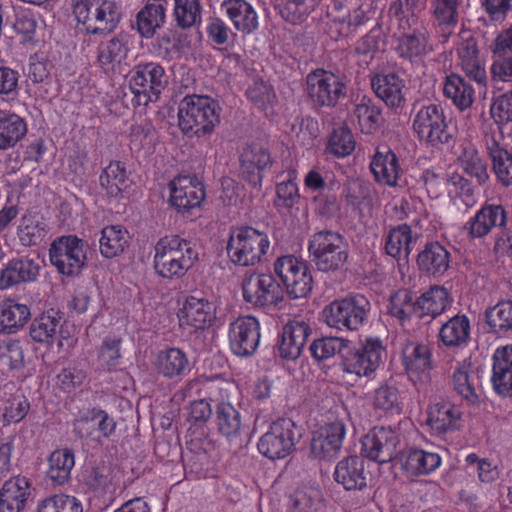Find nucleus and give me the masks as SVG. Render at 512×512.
Wrapping results in <instances>:
<instances>
[{"instance_id":"bf43d9fd","label":"nucleus","mask_w":512,"mask_h":512,"mask_svg":"<svg viewBox=\"0 0 512 512\" xmlns=\"http://www.w3.org/2000/svg\"><path fill=\"white\" fill-rule=\"evenodd\" d=\"M373 405L377 409L399 414L403 408V397L395 385L386 382L375 389Z\"/></svg>"},{"instance_id":"a18cd8bd","label":"nucleus","mask_w":512,"mask_h":512,"mask_svg":"<svg viewBox=\"0 0 512 512\" xmlns=\"http://www.w3.org/2000/svg\"><path fill=\"white\" fill-rule=\"evenodd\" d=\"M167 6L166 0H148L137 15L138 30L143 37H151L163 25Z\"/></svg>"},{"instance_id":"9b49d317","label":"nucleus","mask_w":512,"mask_h":512,"mask_svg":"<svg viewBox=\"0 0 512 512\" xmlns=\"http://www.w3.org/2000/svg\"><path fill=\"white\" fill-rule=\"evenodd\" d=\"M274 270L291 298H304L311 292L313 285L311 272L302 259L293 255L282 256L275 261Z\"/></svg>"},{"instance_id":"f03ea898","label":"nucleus","mask_w":512,"mask_h":512,"mask_svg":"<svg viewBox=\"0 0 512 512\" xmlns=\"http://www.w3.org/2000/svg\"><path fill=\"white\" fill-rule=\"evenodd\" d=\"M197 258L193 245L179 236H165L154 247V268L162 278L183 277Z\"/></svg>"},{"instance_id":"774afa93","label":"nucleus","mask_w":512,"mask_h":512,"mask_svg":"<svg viewBox=\"0 0 512 512\" xmlns=\"http://www.w3.org/2000/svg\"><path fill=\"white\" fill-rule=\"evenodd\" d=\"M487 322L496 332L512 331V301H501L487 312Z\"/></svg>"},{"instance_id":"39448f33","label":"nucleus","mask_w":512,"mask_h":512,"mask_svg":"<svg viewBox=\"0 0 512 512\" xmlns=\"http://www.w3.org/2000/svg\"><path fill=\"white\" fill-rule=\"evenodd\" d=\"M382 342L377 338H367L358 346H346L342 352L340 368L352 380L371 377L381 366L384 354Z\"/></svg>"},{"instance_id":"8fccbe9b","label":"nucleus","mask_w":512,"mask_h":512,"mask_svg":"<svg viewBox=\"0 0 512 512\" xmlns=\"http://www.w3.org/2000/svg\"><path fill=\"white\" fill-rule=\"evenodd\" d=\"M27 133L26 121L14 113H0V150L14 147Z\"/></svg>"},{"instance_id":"58836bf2","label":"nucleus","mask_w":512,"mask_h":512,"mask_svg":"<svg viewBox=\"0 0 512 512\" xmlns=\"http://www.w3.org/2000/svg\"><path fill=\"white\" fill-rule=\"evenodd\" d=\"M458 57L463 72L478 84H485L487 74L482 61L476 40L472 37L461 42L458 48Z\"/></svg>"},{"instance_id":"6ab92c4d","label":"nucleus","mask_w":512,"mask_h":512,"mask_svg":"<svg viewBox=\"0 0 512 512\" xmlns=\"http://www.w3.org/2000/svg\"><path fill=\"white\" fill-rule=\"evenodd\" d=\"M346 426L341 420L327 423L313 432L311 454L320 460H332L341 451Z\"/></svg>"},{"instance_id":"0eeeda50","label":"nucleus","mask_w":512,"mask_h":512,"mask_svg":"<svg viewBox=\"0 0 512 512\" xmlns=\"http://www.w3.org/2000/svg\"><path fill=\"white\" fill-rule=\"evenodd\" d=\"M269 246L267 234L252 227H241L231 233L227 252L234 264L246 267L259 263Z\"/></svg>"},{"instance_id":"f8f14e48","label":"nucleus","mask_w":512,"mask_h":512,"mask_svg":"<svg viewBox=\"0 0 512 512\" xmlns=\"http://www.w3.org/2000/svg\"><path fill=\"white\" fill-rule=\"evenodd\" d=\"M242 295L254 307H271L284 299L280 283L271 274L251 273L242 281Z\"/></svg>"},{"instance_id":"2eb2a0df","label":"nucleus","mask_w":512,"mask_h":512,"mask_svg":"<svg viewBox=\"0 0 512 512\" xmlns=\"http://www.w3.org/2000/svg\"><path fill=\"white\" fill-rule=\"evenodd\" d=\"M260 337V323L253 316H241L229 324V346L236 356L253 355L259 346Z\"/></svg>"},{"instance_id":"412c9836","label":"nucleus","mask_w":512,"mask_h":512,"mask_svg":"<svg viewBox=\"0 0 512 512\" xmlns=\"http://www.w3.org/2000/svg\"><path fill=\"white\" fill-rule=\"evenodd\" d=\"M483 143L497 180L505 187L512 186V154L504 146L502 133L485 132Z\"/></svg>"},{"instance_id":"4d7b16f0","label":"nucleus","mask_w":512,"mask_h":512,"mask_svg":"<svg viewBox=\"0 0 512 512\" xmlns=\"http://www.w3.org/2000/svg\"><path fill=\"white\" fill-rule=\"evenodd\" d=\"M25 355L19 340L0 342V371L2 373L18 372L24 368Z\"/></svg>"},{"instance_id":"423d86ee","label":"nucleus","mask_w":512,"mask_h":512,"mask_svg":"<svg viewBox=\"0 0 512 512\" xmlns=\"http://www.w3.org/2000/svg\"><path fill=\"white\" fill-rule=\"evenodd\" d=\"M308 251L312 262L322 272L336 271L348 259V245L337 232L323 230L311 235Z\"/></svg>"},{"instance_id":"2f4dec72","label":"nucleus","mask_w":512,"mask_h":512,"mask_svg":"<svg viewBox=\"0 0 512 512\" xmlns=\"http://www.w3.org/2000/svg\"><path fill=\"white\" fill-rule=\"evenodd\" d=\"M333 475L335 481L346 490H361L366 487L364 461L358 456H349L339 461Z\"/></svg>"},{"instance_id":"c85d7f7f","label":"nucleus","mask_w":512,"mask_h":512,"mask_svg":"<svg viewBox=\"0 0 512 512\" xmlns=\"http://www.w3.org/2000/svg\"><path fill=\"white\" fill-rule=\"evenodd\" d=\"M271 163V156L266 149L258 145L250 146L241 154L242 175L253 187H260L263 172Z\"/></svg>"},{"instance_id":"f704fd0d","label":"nucleus","mask_w":512,"mask_h":512,"mask_svg":"<svg viewBox=\"0 0 512 512\" xmlns=\"http://www.w3.org/2000/svg\"><path fill=\"white\" fill-rule=\"evenodd\" d=\"M427 414L426 422L432 432L443 434L456 428L461 411L449 401H438L429 406Z\"/></svg>"},{"instance_id":"09e8293b","label":"nucleus","mask_w":512,"mask_h":512,"mask_svg":"<svg viewBox=\"0 0 512 512\" xmlns=\"http://www.w3.org/2000/svg\"><path fill=\"white\" fill-rule=\"evenodd\" d=\"M458 152V160L464 171L475 177L480 184L485 183L488 178L487 164L479 155L475 145L471 142H463Z\"/></svg>"},{"instance_id":"de8ad7c7","label":"nucleus","mask_w":512,"mask_h":512,"mask_svg":"<svg viewBox=\"0 0 512 512\" xmlns=\"http://www.w3.org/2000/svg\"><path fill=\"white\" fill-rule=\"evenodd\" d=\"M443 93L460 110L469 108L474 101V88L463 77L457 74L446 76Z\"/></svg>"},{"instance_id":"864d4df0","label":"nucleus","mask_w":512,"mask_h":512,"mask_svg":"<svg viewBox=\"0 0 512 512\" xmlns=\"http://www.w3.org/2000/svg\"><path fill=\"white\" fill-rule=\"evenodd\" d=\"M353 116L357 120L361 132L364 134L374 132L382 120L380 108L367 97L356 100Z\"/></svg>"},{"instance_id":"4468645a","label":"nucleus","mask_w":512,"mask_h":512,"mask_svg":"<svg viewBox=\"0 0 512 512\" xmlns=\"http://www.w3.org/2000/svg\"><path fill=\"white\" fill-rule=\"evenodd\" d=\"M75 434L85 440L101 444L116 431V422L105 410L91 408L82 412L74 421Z\"/></svg>"},{"instance_id":"5fc2aeb1","label":"nucleus","mask_w":512,"mask_h":512,"mask_svg":"<svg viewBox=\"0 0 512 512\" xmlns=\"http://www.w3.org/2000/svg\"><path fill=\"white\" fill-rule=\"evenodd\" d=\"M447 192L454 205L460 208V203L466 208L474 206L477 202L472 184L457 173L448 175L446 179Z\"/></svg>"},{"instance_id":"a19ab883","label":"nucleus","mask_w":512,"mask_h":512,"mask_svg":"<svg viewBox=\"0 0 512 512\" xmlns=\"http://www.w3.org/2000/svg\"><path fill=\"white\" fill-rule=\"evenodd\" d=\"M30 308L13 299L0 302V333L12 334L23 327L30 318Z\"/></svg>"},{"instance_id":"c756f323","label":"nucleus","mask_w":512,"mask_h":512,"mask_svg":"<svg viewBox=\"0 0 512 512\" xmlns=\"http://www.w3.org/2000/svg\"><path fill=\"white\" fill-rule=\"evenodd\" d=\"M221 9L236 30L250 34L258 28V15L246 0H224Z\"/></svg>"},{"instance_id":"f3484780","label":"nucleus","mask_w":512,"mask_h":512,"mask_svg":"<svg viewBox=\"0 0 512 512\" xmlns=\"http://www.w3.org/2000/svg\"><path fill=\"white\" fill-rule=\"evenodd\" d=\"M181 327L191 331L204 330L216 320V305L202 294L188 296L178 312Z\"/></svg>"},{"instance_id":"052dcab7","label":"nucleus","mask_w":512,"mask_h":512,"mask_svg":"<svg viewBox=\"0 0 512 512\" xmlns=\"http://www.w3.org/2000/svg\"><path fill=\"white\" fill-rule=\"evenodd\" d=\"M315 7L316 0H281L279 13L286 22L298 25L307 19Z\"/></svg>"},{"instance_id":"680f3d73","label":"nucleus","mask_w":512,"mask_h":512,"mask_svg":"<svg viewBox=\"0 0 512 512\" xmlns=\"http://www.w3.org/2000/svg\"><path fill=\"white\" fill-rule=\"evenodd\" d=\"M356 142L350 129H334L328 138L326 152L337 158L349 156L355 150Z\"/></svg>"},{"instance_id":"1a4fd4ad","label":"nucleus","mask_w":512,"mask_h":512,"mask_svg":"<svg viewBox=\"0 0 512 512\" xmlns=\"http://www.w3.org/2000/svg\"><path fill=\"white\" fill-rule=\"evenodd\" d=\"M166 85L165 71L155 62L139 63L132 70L129 86L136 105L146 106L158 99Z\"/></svg>"},{"instance_id":"0e129e2a","label":"nucleus","mask_w":512,"mask_h":512,"mask_svg":"<svg viewBox=\"0 0 512 512\" xmlns=\"http://www.w3.org/2000/svg\"><path fill=\"white\" fill-rule=\"evenodd\" d=\"M216 413L220 433L227 438L236 436L241 428V415L237 409L228 402H222Z\"/></svg>"},{"instance_id":"37998d69","label":"nucleus","mask_w":512,"mask_h":512,"mask_svg":"<svg viewBox=\"0 0 512 512\" xmlns=\"http://www.w3.org/2000/svg\"><path fill=\"white\" fill-rule=\"evenodd\" d=\"M441 456L432 451L424 449H409L403 456V468L410 474H430L440 467Z\"/></svg>"},{"instance_id":"72a5a7b5","label":"nucleus","mask_w":512,"mask_h":512,"mask_svg":"<svg viewBox=\"0 0 512 512\" xmlns=\"http://www.w3.org/2000/svg\"><path fill=\"white\" fill-rule=\"evenodd\" d=\"M158 374L167 379L183 377L189 371V360L184 351L179 348H166L158 352L155 362Z\"/></svg>"},{"instance_id":"79ce46f5","label":"nucleus","mask_w":512,"mask_h":512,"mask_svg":"<svg viewBox=\"0 0 512 512\" xmlns=\"http://www.w3.org/2000/svg\"><path fill=\"white\" fill-rule=\"evenodd\" d=\"M371 86L376 96L387 106L399 107L404 100L402 80L395 74H378L371 80Z\"/></svg>"},{"instance_id":"a211bd4d","label":"nucleus","mask_w":512,"mask_h":512,"mask_svg":"<svg viewBox=\"0 0 512 512\" xmlns=\"http://www.w3.org/2000/svg\"><path fill=\"white\" fill-rule=\"evenodd\" d=\"M307 90L311 99L321 106H334L345 95L343 82L325 70H316L307 76Z\"/></svg>"},{"instance_id":"473e14b6","label":"nucleus","mask_w":512,"mask_h":512,"mask_svg":"<svg viewBox=\"0 0 512 512\" xmlns=\"http://www.w3.org/2000/svg\"><path fill=\"white\" fill-rule=\"evenodd\" d=\"M128 51V37L123 34L113 36L99 44L97 62L104 72H113L125 60Z\"/></svg>"},{"instance_id":"e2e57ef3","label":"nucleus","mask_w":512,"mask_h":512,"mask_svg":"<svg viewBox=\"0 0 512 512\" xmlns=\"http://www.w3.org/2000/svg\"><path fill=\"white\" fill-rule=\"evenodd\" d=\"M98 5L95 12H97L96 25L98 33H110L118 25L120 21V10L117 4L111 0H97Z\"/></svg>"},{"instance_id":"49530a36","label":"nucleus","mask_w":512,"mask_h":512,"mask_svg":"<svg viewBox=\"0 0 512 512\" xmlns=\"http://www.w3.org/2000/svg\"><path fill=\"white\" fill-rule=\"evenodd\" d=\"M415 237L411 227L402 224L389 230L385 237V251L395 259H407L412 251Z\"/></svg>"},{"instance_id":"f257e3e1","label":"nucleus","mask_w":512,"mask_h":512,"mask_svg":"<svg viewBox=\"0 0 512 512\" xmlns=\"http://www.w3.org/2000/svg\"><path fill=\"white\" fill-rule=\"evenodd\" d=\"M178 126L188 137L211 135L221 121L219 103L206 95H186L178 105Z\"/></svg>"},{"instance_id":"4be33fe9","label":"nucleus","mask_w":512,"mask_h":512,"mask_svg":"<svg viewBox=\"0 0 512 512\" xmlns=\"http://www.w3.org/2000/svg\"><path fill=\"white\" fill-rule=\"evenodd\" d=\"M375 181L388 187H402L405 184L403 170L396 154L388 147L378 148L370 162Z\"/></svg>"},{"instance_id":"20e7f679","label":"nucleus","mask_w":512,"mask_h":512,"mask_svg":"<svg viewBox=\"0 0 512 512\" xmlns=\"http://www.w3.org/2000/svg\"><path fill=\"white\" fill-rule=\"evenodd\" d=\"M412 129L420 142L435 148H441L452 139L448 123L441 105L421 104L414 107Z\"/></svg>"},{"instance_id":"c9c22d12","label":"nucleus","mask_w":512,"mask_h":512,"mask_svg":"<svg viewBox=\"0 0 512 512\" xmlns=\"http://www.w3.org/2000/svg\"><path fill=\"white\" fill-rule=\"evenodd\" d=\"M38 273L39 265L32 259H13L0 271V288L7 289L22 282L34 281Z\"/></svg>"},{"instance_id":"e433bc0d","label":"nucleus","mask_w":512,"mask_h":512,"mask_svg":"<svg viewBox=\"0 0 512 512\" xmlns=\"http://www.w3.org/2000/svg\"><path fill=\"white\" fill-rule=\"evenodd\" d=\"M459 0H431L430 10L436 26L441 30L440 41L445 43L458 24Z\"/></svg>"},{"instance_id":"393cba45","label":"nucleus","mask_w":512,"mask_h":512,"mask_svg":"<svg viewBox=\"0 0 512 512\" xmlns=\"http://www.w3.org/2000/svg\"><path fill=\"white\" fill-rule=\"evenodd\" d=\"M507 214L503 206L489 204L483 206L465 224V229L472 238H482L492 229L506 224Z\"/></svg>"},{"instance_id":"7ed1b4c3","label":"nucleus","mask_w":512,"mask_h":512,"mask_svg":"<svg viewBox=\"0 0 512 512\" xmlns=\"http://www.w3.org/2000/svg\"><path fill=\"white\" fill-rule=\"evenodd\" d=\"M370 308L369 300L356 294L332 301L323 308L321 317L330 328L357 331L366 322Z\"/></svg>"},{"instance_id":"dca6fc26","label":"nucleus","mask_w":512,"mask_h":512,"mask_svg":"<svg viewBox=\"0 0 512 512\" xmlns=\"http://www.w3.org/2000/svg\"><path fill=\"white\" fill-rule=\"evenodd\" d=\"M399 442L395 428L375 427L362 439L361 454L371 461L388 463L395 457Z\"/></svg>"},{"instance_id":"69168bd1","label":"nucleus","mask_w":512,"mask_h":512,"mask_svg":"<svg viewBox=\"0 0 512 512\" xmlns=\"http://www.w3.org/2000/svg\"><path fill=\"white\" fill-rule=\"evenodd\" d=\"M199 0H174V17L179 26L189 28L201 22Z\"/></svg>"},{"instance_id":"7c9ffc66","label":"nucleus","mask_w":512,"mask_h":512,"mask_svg":"<svg viewBox=\"0 0 512 512\" xmlns=\"http://www.w3.org/2000/svg\"><path fill=\"white\" fill-rule=\"evenodd\" d=\"M417 265L419 270L433 277L445 274L450 265V254L439 242L427 243L418 254Z\"/></svg>"},{"instance_id":"4c0bfd02","label":"nucleus","mask_w":512,"mask_h":512,"mask_svg":"<svg viewBox=\"0 0 512 512\" xmlns=\"http://www.w3.org/2000/svg\"><path fill=\"white\" fill-rule=\"evenodd\" d=\"M28 479L17 476L6 481L0 491V512H19L30 494Z\"/></svg>"},{"instance_id":"5701e85b","label":"nucleus","mask_w":512,"mask_h":512,"mask_svg":"<svg viewBox=\"0 0 512 512\" xmlns=\"http://www.w3.org/2000/svg\"><path fill=\"white\" fill-rule=\"evenodd\" d=\"M61 317L51 310L35 318L30 326V336L33 341L42 344H51L57 335L59 348H71L75 340L61 329Z\"/></svg>"},{"instance_id":"6e6552de","label":"nucleus","mask_w":512,"mask_h":512,"mask_svg":"<svg viewBox=\"0 0 512 512\" xmlns=\"http://www.w3.org/2000/svg\"><path fill=\"white\" fill-rule=\"evenodd\" d=\"M186 437L185 470L200 478L207 477L217 460L214 440L210 437L207 427H189Z\"/></svg>"},{"instance_id":"3c124183","label":"nucleus","mask_w":512,"mask_h":512,"mask_svg":"<svg viewBox=\"0 0 512 512\" xmlns=\"http://www.w3.org/2000/svg\"><path fill=\"white\" fill-rule=\"evenodd\" d=\"M128 243V232L120 225H109L101 230L99 250L103 257L113 258L121 254Z\"/></svg>"},{"instance_id":"338daca9","label":"nucleus","mask_w":512,"mask_h":512,"mask_svg":"<svg viewBox=\"0 0 512 512\" xmlns=\"http://www.w3.org/2000/svg\"><path fill=\"white\" fill-rule=\"evenodd\" d=\"M37 512H83V507L74 496L55 494L39 502Z\"/></svg>"},{"instance_id":"bb28decb","label":"nucleus","mask_w":512,"mask_h":512,"mask_svg":"<svg viewBox=\"0 0 512 512\" xmlns=\"http://www.w3.org/2000/svg\"><path fill=\"white\" fill-rule=\"evenodd\" d=\"M309 325L301 319L290 320L283 328L279 355L286 360H296L310 334Z\"/></svg>"},{"instance_id":"13d9d810","label":"nucleus","mask_w":512,"mask_h":512,"mask_svg":"<svg viewBox=\"0 0 512 512\" xmlns=\"http://www.w3.org/2000/svg\"><path fill=\"white\" fill-rule=\"evenodd\" d=\"M99 181L110 197L119 196L128 187L126 170L120 162H111L100 175Z\"/></svg>"},{"instance_id":"9d476101","label":"nucleus","mask_w":512,"mask_h":512,"mask_svg":"<svg viewBox=\"0 0 512 512\" xmlns=\"http://www.w3.org/2000/svg\"><path fill=\"white\" fill-rule=\"evenodd\" d=\"M87 245L74 235L62 236L51 244L49 257L59 273L78 275L86 262Z\"/></svg>"},{"instance_id":"b1692460","label":"nucleus","mask_w":512,"mask_h":512,"mask_svg":"<svg viewBox=\"0 0 512 512\" xmlns=\"http://www.w3.org/2000/svg\"><path fill=\"white\" fill-rule=\"evenodd\" d=\"M480 378L479 370L470 361L464 360L456 365L453 372V388L462 399L475 404L482 392Z\"/></svg>"},{"instance_id":"c03bdc74","label":"nucleus","mask_w":512,"mask_h":512,"mask_svg":"<svg viewBox=\"0 0 512 512\" xmlns=\"http://www.w3.org/2000/svg\"><path fill=\"white\" fill-rule=\"evenodd\" d=\"M470 320L464 314H457L445 322L439 330V339L446 347H461L470 338Z\"/></svg>"},{"instance_id":"aec40b11","label":"nucleus","mask_w":512,"mask_h":512,"mask_svg":"<svg viewBox=\"0 0 512 512\" xmlns=\"http://www.w3.org/2000/svg\"><path fill=\"white\" fill-rule=\"evenodd\" d=\"M170 204L178 212L197 208L205 199L203 184L191 176H178L169 183Z\"/></svg>"},{"instance_id":"a878e982","label":"nucleus","mask_w":512,"mask_h":512,"mask_svg":"<svg viewBox=\"0 0 512 512\" xmlns=\"http://www.w3.org/2000/svg\"><path fill=\"white\" fill-rule=\"evenodd\" d=\"M403 365L413 382L426 378L432 368L431 348L425 343L409 342L403 348Z\"/></svg>"},{"instance_id":"ea45409f","label":"nucleus","mask_w":512,"mask_h":512,"mask_svg":"<svg viewBox=\"0 0 512 512\" xmlns=\"http://www.w3.org/2000/svg\"><path fill=\"white\" fill-rule=\"evenodd\" d=\"M450 305L449 292L442 286H431L416 300V313L423 318H435L441 315Z\"/></svg>"},{"instance_id":"6e6d98bb","label":"nucleus","mask_w":512,"mask_h":512,"mask_svg":"<svg viewBox=\"0 0 512 512\" xmlns=\"http://www.w3.org/2000/svg\"><path fill=\"white\" fill-rule=\"evenodd\" d=\"M74 464V454L71 450H56L48 458L47 475L54 483L63 484L69 479Z\"/></svg>"},{"instance_id":"ddd939ff","label":"nucleus","mask_w":512,"mask_h":512,"mask_svg":"<svg viewBox=\"0 0 512 512\" xmlns=\"http://www.w3.org/2000/svg\"><path fill=\"white\" fill-rule=\"evenodd\" d=\"M294 447V423L290 419H279L273 422L257 443L259 453L271 460L287 457Z\"/></svg>"},{"instance_id":"603ef678","label":"nucleus","mask_w":512,"mask_h":512,"mask_svg":"<svg viewBox=\"0 0 512 512\" xmlns=\"http://www.w3.org/2000/svg\"><path fill=\"white\" fill-rule=\"evenodd\" d=\"M397 51L402 58L413 60L423 57L430 51L432 46L425 29L415 30L413 33L405 34L399 39Z\"/></svg>"},{"instance_id":"cd10ccee","label":"nucleus","mask_w":512,"mask_h":512,"mask_svg":"<svg viewBox=\"0 0 512 512\" xmlns=\"http://www.w3.org/2000/svg\"><path fill=\"white\" fill-rule=\"evenodd\" d=\"M491 382L497 394L512 395V345L495 350Z\"/></svg>"}]
</instances>
